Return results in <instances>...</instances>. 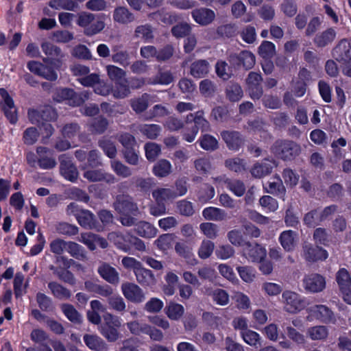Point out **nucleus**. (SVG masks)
Wrapping results in <instances>:
<instances>
[{"label":"nucleus","instance_id":"obj_27","mask_svg":"<svg viewBox=\"0 0 351 351\" xmlns=\"http://www.w3.org/2000/svg\"><path fill=\"white\" fill-rule=\"evenodd\" d=\"M155 97L154 96L144 93L141 97L130 100L132 108L136 113H141L147 108L149 102L156 101L154 99Z\"/></svg>","mask_w":351,"mask_h":351},{"label":"nucleus","instance_id":"obj_17","mask_svg":"<svg viewBox=\"0 0 351 351\" xmlns=\"http://www.w3.org/2000/svg\"><path fill=\"white\" fill-rule=\"evenodd\" d=\"M262 77L260 74L251 72L249 73L247 78V88L250 95V97L255 99H259L263 93L262 88L260 86Z\"/></svg>","mask_w":351,"mask_h":351},{"label":"nucleus","instance_id":"obj_29","mask_svg":"<svg viewBox=\"0 0 351 351\" xmlns=\"http://www.w3.org/2000/svg\"><path fill=\"white\" fill-rule=\"evenodd\" d=\"M98 273L107 282L112 285H117L119 282V275L117 270L109 265L104 263L98 268Z\"/></svg>","mask_w":351,"mask_h":351},{"label":"nucleus","instance_id":"obj_64","mask_svg":"<svg viewBox=\"0 0 351 351\" xmlns=\"http://www.w3.org/2000/svg\"><path fill=\"white\" fill-rule=\"evenodd\" d=\"M56 231L60 234L73 236L77 234L79 229L75 225L61 222L56 226Z\"/></svg>","mask_w":351,"mask_h":351},{"label":"nucleus","instance_id":"obj_53","mask_svg":"<svg viewBox=\"0 0 351 351\" xmlns=\"http://www.w3.org/2000/svg\"><path fill=\"white\" fill-rule=\"evenodd\" d=\"M173 80V77L171 72H160L154 79H148V84H162L168 85Z\"/></svg>","mask_w":351,"mask_h":351},{"label":"nucleus","instance_id":"obj_39","mask_svg":"<svg viewBox=\"0 0 351 351\" xmlns=\"http://www.w3.org/2000/svg\"><path fill=\"white\" fill-rule=\"evenodd\" d=\"M172 166L171 162L166 159L158 160L153 167L154 174L159 178H164L171 172Z\"/></svg>","mask_w":351,"mask_h":351},{"label":"nucleus","instance_id":"obj_51","mask_svg":"<svg viewBox=\"0 0 351 351\" xmlns=\"http://www.w3.org/2000/svg\"><path fill=\"white\" fill-rule=\"evenodd\" d=\"M336 34L334 29H328L315 38V44L319 47H324L331 43L335 38Z\"/></svg>","mask_w":351,"mask_h":351},{"label":"nucleus","instance_id":"obj_21","mask_svg":"<svg viewBox=\"0 0 351 351\" xmlns=\"http://www.w3.org/2000/svg\"><path fill=\"white\" fill-rule=\"evenodd\" d=\"M230 62L234 64L239 62L246 69H250L254 66L256 62L254 55L249 51H243L239 54H233L230 56Z\"/></svg>","mask_w":351,"mask_h":351},{"label":"nucleus","instance_id":"obj_19","mask_svg":"<svg viewBox=\"0 0 351 351\" xmlns=\"http://www.w3.org/2000/svg\"><path fill=\"white\" fill-rule=\"evenodd\" d=\"M278 241L285 251L291 252L298 243V234L293 230H285L280 233Z\"/></svg>","mask_w":351,"mask_h":351},{"label":"nucleus","instance_id":"obj_32","mask_svg":"<svg viewBox=\"0 0 351 351\" xmlns=\"http://www.w3.org/2000/svg\"><path fill=\"white\" fill-rule=\"evenodd\" d=\"M37 153L39 155L38 163L41 168L47 169L56 166V160L51 156V152L48 149L43 147H38Z\"/></svg>","mask_w":351,"mask_h":351},{"label":"nucleus","instance_id":"obj_35","mask_svg":"<svg viewBox=\"0 0 351 351\" xmlns=\"http://www.w3.org/2000/svg\"><path fill=\"white\" fill-rule=\"evenodd\" d=\"M202 216L208 221H220L226 219L227 214L223 209L210 206L203 210Z\"/></svg>","mask_w":351,"mask_h":351},{"label":"nucleus","instance_id":"obj_60","mask_svg":"<svg viewBox=\"0 0 351 351\" xmlns=\"http://www.w3.org/2000/svg\"><path fill=\"white\" fill-rule=\"evenodd\" d=\"M215 247L213 242L209 240H203L198 250V256L200 258L206 259L210 256Z\"/></svg>","mask_w":351,"mask_h":351},{"label":"nucleus","instance_id":"obj_14","mask_svg":"<svg viewBox=\"0 0 351 351\" xmlns=\"http://www.w3.org/2000/svg\"><path fill=\"white\" fill-rule=\"evenodd\" d=\"M27 68L32 73H34L45 79L50 81H55L58 78L57 73L48 66L43 65L40 62L32 61L27 64Z\"/></svg>","mask_w":351,"mask_h":351},{"label":"nucleus","instance_id":"obj_47","mask_svg":"<svg viewBox=\"0 0 351 351\" xmlns=\"http://www.w3.org/2000/svg\"><path fill=\"white\" fill-rule=\"evenodd\" d=\"M48 287L51 291L53 295L60 300L69 299L71 297L69 290L56 282H50Z\"/></svg>","mask_w":351,"mask_h":351},{"label":"nucleus","instance_id":"obj_26","mask_svg":"<svg viewBox=\"0 0 351 351\" xmlns=\"http://www.w3.org/2000/svg\"><path fill=\"white\" fill-rule=\"evenodd\" d=\"M194 122V128H197V131L201 130L202 132H206L210 130L209 122L204 117L202 111H198L195 113H190L186 116V122L190 123Z\"/></svg>","mask_w":351,"mask_h":351},{"label":"nucleus","instance_id":"obj_57","mask_svg":"<svg viewBox=\"0 0 351 351\" xmlns=\"http://www.w3.org/2000/svg\"><path fill=\"white\" fill-rule=\"evenodd\" d=\"M117 328H118L115 326H101L99 331L101 334L108 339V341L113 342L117 341L119 337V333Z\"/></svg>","mask_w":351,"mask_h":351},{"label":"nucleus","instance_id":"obj_45","mask_svg":"<svg viewBox=\"0 0 351 351\" xmlns=\"http://www.w3.org/2000/svg\"><path fill=\"white\" fill-rule=\"evenodd\" d=\"M152 196L157 203H160L176 197V194L170 189L158 188L153 191Z\"/></svg>","mask_w":351,"mask_h":351},{"label":"nucleus","instance_id":"obj_55","mask_svg":"<svg viewBox=\"0 0 351 351\" xmlns=\"http://www.w3.org/2000/svg\"><path fill=\"white\" fill-rule=\"evenodd\" d=\"M62 311L65 316L72 322L80 323L82 321V316L77 310L71 304H62Z\"/></svg>","mask_w":351,"mask_h":351},{"label":"nucleus","instance_id":"obj_10","mask_svg":"<svg viewBox=\"0 0 351 351\" xmlns=\"http://www.w3.org/2000/svg\"><path fill=\"white\" fill-rule=\"evenodd\" d=\"M336 281L344 300L351 304V275L345 268L340 269L336 274Z\"/></svg>","mask_w":351,"mask_h":351},{"label":"nucleus","instance_id":"obj_18","mask_svg":"<svg viewBox=\"0 0 351 351\" xmlns=\"http://www.w3.org/2000/svg\"><path fill=\"white\" fill-rule=\"evenodd\" d=\"M333 53L337 60L343 62L351 60V41L347 39L341 40L334 49Z\"/></svg>","mask_w":351,"mask_h":351},{"label":"nucleus","instance_id":"obj_50","mask_svg":"<svg viewBox=\"0 0 351 351\" xmlns=\"http://www.w3.org/2000/svg\"><path fill=\"white\" fill-rule=\"evenodd\" d=\"M201 232L208 239H214L218 236L219 228L215 223L204 222L199 225Z\"/></svg>","mask_w":351,"mask_h":351},{"label":"nucleus","instance_id":"obj_59","mask_svg":"<svg viewBox=\"0 0 351 351\" xmlns=\"http://www.w3.org/2000/svg\"><path fill=\"white\" fill-rule=\"evenodd\" d=\"M111 168L118 176L128 178L132 175L130 169L118 160L111 161Z\"/></svg>","mask_w":351,"mask_h":351},{"label":"nucleus","instance_id":"obj_37","mask_svg":"<svg viewBox=\"0 0 351 351\" xmlns=\"http://www.w3.org/2000/svg\"><path fill=\"white\" fill-rule=\"evenodd\" d=\"M274 161L265 160L261 164H256L251 170L252 175L256 178H261L269 174L273 167Z\"/></svg>","mask_w":351,"mask_h":351},{"label":"nucleus","instance_id":"obj_16","mask_svg":"<svg viewBox=\"0 0 351 351\" xmlns=\"http://www.w3.org/2000/svg\"><path fill=\"white\" fill-rule=\"evenodd\" d=\"M78 241L86 245L90 250H95L97 245L101 248H106L108 246V242L105 239L91 232L82 233Z\"/></svg>","mask_w":351,"mask_h":351},{"label":"nucleus","instance_id":"obj_5","mask_svg":"<svg viewBox=\"0 0 351 351\" xmlns=\"http://www.w3.org/2000/svg\"><path fill=\"white\" fill-rule=\"evenodd\" d=\"M272 152L283 160H291L299 154L300 147L292 141H276L271 148Z\"/></svg>","mask_w":351,"mask_h":351},{"label":"nucleus","instance_id":"obj_28","mask_svg":"<svg viewBox=\"0 0 351 351\" xmlns=\"http://www.w3.org/2000/svg\"><path fill=\"white\" fill-rule=\"evenodd\" d=\"M137 282L144 287H152L156 283V278L149 269H145L143 265L134 273Z\"/></svg>","mask_w":351,"mask_h":351},{"label":"nucleus","instance_id":"obj_62","mask_svg":"<svg viewBox=\"0 0 351 351\" xmlns=\"http://www.w3.org/2000/svg\"><path fill=\"white\" fill-rule=\"evenodd\" d=\"M234 254V250L230 245H220L215 250L216 256L221 260H227L232 257Z\"/></svg>","mask_w":351,"mask_h":351},{"label":"nucleus","instance_id":"obj_8","mask_svg":"<svg viewBox=\"0 0 351 351\" xmlns=\"http://www.w3.org/2000/svg\"><path fill=\"white\" fill-rule=\"evenodd\" d=\"M306 320L313 322V320H319L324 323L332 322L334 319V315L330 309L325 305L318 304L314 305L306 308Z\"/></svg>","mask_w":351,"mask_h":351},{"label":"nucleus","instance_id":"obj_30","mask_svg":"<svg viewBox=\"0 0 351 351\" xmlns=\"http://www.w3.org/2000/svg\"><path fill=\"white\" fill-rule=\"evenodd\" d=\"M84 341L88 348L95 351H107L108 346L99 336L95 335H85Z\"/></svg>","mask_w":351,"mask_h":351},{"label":"nucleus","instance_id":"obj_46","mask_svg":"<svg viewBox=\"0 0 351 351\" xmlns=\"http://www.w3.org/2000/svg\"><path fill=\"white\" fill-rule=\"evenodd\" d=\"M66 251L73 257L83 260L86 258V253L82 246L73 241H67Z\"/></svg>","mask_w":351,"mask_h":351},{"label":"nucleus","instance_id":"obj_24","mask_svg":"<svg viewBox=\"0 0 351 351\" xmlns=\"http://www.w3.org/2000/svg\"><path fill=\"white\" fill-rule=\"evenodd\" d=\"M263 186L267 193L278 195L285 200L286 190L279 176L271 178Z\"/></svg>","mask_w":351,"mask_h":351},{"label":"nucleus","instance_id":"obj_11","mask_svg":"<svg viewBox=\"0 0 351 351\" xmlns=\"http://www.w3.org/2000/svg\"><path fill=\"white\" fill-rule=\"evenodd\" d=\"M121 291L124 297L131 302L140 304L145 300L143 289L135 283L128 282L123 283Z\"/></svg>","mask_w":351,"mask_h":351},{"label":"nucleus","instance_id":"obj_42","mask_svg":"<svg viewBox=\"0 0 351 351\" xmlns=\"http://www.w3.org/2000/svg\"><path fill=\"white\" fill-rule=\"evenodd\" d=\"M112 95L117 99H123L130 94V89L126 84V80L115 82L114 88H112Z\"/></svg>","mask_w":351,"mask_h":351},{"label":"nucleus","instance_id":"obj_31","mask_svg":"<svg viewBox=\"0 0 351 351\" xmlns=\"http://www.w3.org/2000/svg\"><path fill=\"white\" fill-rule=\"evenodd\" d=\"M134 231L141 237L152 239L156 236L158 230L151 223L140 221L135 225Z\"/></svg>","mask_w":351,"mask_h":351},{"label":"nucleus","instance_id":"obj_4","mask_svg":"<svg viewBox=\"0 0 351 351\" xmlns=\"http://www.w3.org/2000/svg\"><path fill=\"white\" fill-rule=\"evenodd\" d=\"M0 109L3 112L7 120L12 125L18 121L17 108L14 105L12 97L4 88H0Z\"/></svg>","mask_w":351,"mask_h":351},{"label":"nucleus","instance_id":"obj_58","mask_svg":"<svg viewBox=\"0 0 351 351\" xmlns=\"http://www.w3.org/2000/svg\"><path fill=\"white\" fill-rule=\"evenodd\" d=\"M163 306L164 303L160 299L152 298L145 303L144 310L147 313H157L162 310Z\"/></svg>","mask_w":351,"mask_h":351},{"label":"nucleus","instance_id":"obj_56","mask_svg":"<svg viewBox=\"0 0 351 351\" xmlns=\"http://www.w3.org/2000/svg\"><path fill=\"white\" fill-rule=\"evenodd\" d=\"M134 36L145 41L151 40L154 38L152 27L149 25L137 26L134 31Z\"/></svg>","mask_w":351,"mask_h":351},{"label":"nucleus","instance_id":"obj_13","mask_svg":"<svg viewBox=\"0 0 351 351\" xmlns=\"http://www.w3.org/2000/svg\"><path fill=\"white\" fill-rule=\"evenodd\" d=\"M114 207L116 210L123 215H136L138 212L136 204L134 203L132 197L127 195H118Z\"/></svg>","mask_w":351,"mask_h":351},{"label":"nucleus","instance_id":"obj_54","mask_svg":"<svg viewBox=\"0 0 351 351\" xmlns=\"http://www.w3.org/2000/svg\"><path fill=\"white\" fill-rule=\"evenodd\" d=\"M145 156L149 161H154L161 152L160 146L156 143H147L145 145Z\"/></svg>","mask_w":351,"mask_h":351},{"label":"nucleus","instance_id":"obj_12","mask_svg":"<svg viewBox=\"0 0 351 351\" xmlns=\"http://www.w3.org/2000/svg\"><path fill=\"white\" fill-rule=\"evenodd\" d=\"M328 252L319 247H313L312 244L305 243L302 247V256L308 262L313 263L324 261L328 258Z\"/></svg>","mask_w":351,"mask_h":351},{"label":"nucleus","instance_id":"obj_43","mask_svg":"<svg viewBox=\"0 0 351 351\" xmlns=\"http://www.w3.org/2000/svg\"><path fill=\"white\" fill-rule=\"evenodd\" d=\"M107 75L110 80L117 82L125 79L126 72L117 66L109 64L106 66Z\"/></svg>","mask_w":351,"mask_h":351},{"label":"nucleus","instance_id":"obj_1","mask_svg":"<svg viewBox=\"0 0 351 351\" xmlns=\"http://www.w3.org/2000/svg\"><path fill=\"white\" fill-rule=\"evenodd\" d=\"M108 239L118 249L124 252H130L132 247L141 252L146 250L145 243L129 232L124 234L119 232H112L108 234Z\"/></svg>","mask_w":351,"mask_h":351},{"label":"nucleus","instance_id":"obj_63","mask_svg":"<svg viewBox=\"0 0 351 351\" xmlns=\"http://www.w3.org/2000/svg\"><path fill=\"white\" fill-rule=\"evenodd\" d=\"M127 327L133 335L145 334L149 329V324L140 323L138 321H132L127 323Z\"/></svg>","mask_w":351,"mask_h":351},{"label":"nucleus","instance_id":"obj_34","mask_svg":"<svg viewBox=\"0 0 351 351\" xmlns=\"http://www.w3.org/2000/svg\"><path fill=\"white\" fill-rule=\"evenodd\" d=\"M165 312L171 320L177 321L184 315V308L182 304L171 301L167 304Z\"/></svg>","mask_w":351,"mask_h":351},{"label":"nucleus","instance_id":"obj_23","mask_svg":"<svg viewBox=\"0 0 351 351\" xmlns=\"http://www.w3.org/2000/svg\"><path fill=\"white\" fill-rule=\"evenodd\" d=\"M210 66L206 60H196L190 65V74L195 78H202L210 72Z\"/></svg>","mask_w":351,"mask_h":351},{"label":"nucleus","instance_id":"obj_49","mask_svg":"<svg viewBox=\"0 0 351 351\" xmlns=\"http://www.w3.org/2000/svg\"><path fill=\"white\" fill-rule=\"evenodd\" d=\"M200 147L206 151H213L218 147V141L213 136L210 134H205L201 136L199 139Z\"/></svg>","mask_w":351,"mask_h":351},{"label":"nucleus","instance_id":"obj_40","mask_svg":"<svg viewBox=\"0 0 351 351\" xmlns=\"http://www.w3.org/2000/svg\"><path fill=\"white\" fill-rule=\"evenodd\" d=\"M141 133L149 139H156L159 136L162 128L157 124H142L138 126Z\"/></svg>","mask_w":351,"mask_h":351},{"label":"nucleus","instance_id":"obj_15","mask_svg":"<svg viewBox=\"0 0 351 351\" xmlns=\"http://www.w3.org/2000/svg\"><path fill=\"white\" fill-rule=\"evenodd\" d=\"M245 245L243 254L250 261L252 262H261L266 257L267 251L261 245H252L247 242L245 243Z\"/></svg>","mask_w":351,"mask_h":351},{"label":"nucleus","instance_id":"obj_2","mask_svg":"<svg viewBox=\"0 0 351 351\" xmlns=\"http://www.w3.org/2000/svg\"><path fill=\"white\" fill-rule=\"evenodd\" d=\"M284 309L291 314H297L304 310L308 303L306 298L292 291H285L282 294Z\"/></svg>","mask_w":351,"mask_h":351},{"label":"nucleus","instance_id":"obj_61","mask_svg":"<svg viewBox=\"0 0 351 351\" xmlns=\"http://www.w3.org/2000/svg\"><path fill=\"white\" fill-rule=\"evenodd\" d=\"M226 95L230 101H237L243 97V90L239 84H231L226 88Z\"/></svg>","mask_w":351,"mask_h":351},{"label":"nucleus","instance_id":"obj_22","mask_svg":"<svg viewBox=\"0 0 351 351\" xmlns=\"http://www.w3.org/2000/svg\"><path fill=\"white\" fill-rule=\"evenodd\" d=\"M192 16L197 23L206 25L211 23L215 19V13L210 9L202 8L194 10L192 12Z\"/></svg>","mask_w":351,"mask_h":351},{"label":"nucleus","instance_id":"obj_33","mask_svg":"<svg viewBox=\"0 0 351 351\" xmlns=\"http://www.w3.org/2000/svg\"><path fill=\"white\" fill-rule=\"evenodd\" d=\"M328 335V327L323 325L311 326L306 330L307 337L313 341H324Z\"/></svg>","mask_w":351,"mask_h":351},{"label":"nucleus","instance_id":"obj_38","mask_svg":"<svg viewBox=\"0 0 351 351\" xmlns=\"http://www.w3.org/2000/svg\"><path fill=\"white\" fill-rule=\"evenodd\" d=\"M240 335L243 341L252 347L258 348L261 346L262 338L261 335L252 330L248 329L240 332Z\"/></svg>","mask_w":351,"mask_h":351},{"label":"nucleus","instance_id":"obj_9","mask_svg":"<svg viewBox=\"0 0 351 351\" xmlns=\"http://www.w3.org/2000/svg\"><path fill=\"white\" fill-rule=\"evenodd\" d=\"M325 278L316 273L305 275L302 279V286L306 291L316 293L322 292L326 288Z\"/></svg>","mask_w":351,"mask_h":351},{"label":"nucleus","instance_id":"obj_25","mask_svg":"<svg viewBox=\"0 0 351 351\" xmlns=\"http://www.w3.org/2000/svg\"><path fill=\"white\" fill-rule=\"evenodd\" d=\"M134 16L128 8L124 6L117 7L113 12V20L115 23L126 25L134 21Z\"/></svg>","mask_w":351,"mask_h":351},{"label":"nucleus","instance_id":"obj_36","mask_svg":"<svg viewBox=\"0 0 351 351\" xmlns=\"http://www.w3.org/2000/svg\"><path fill=\"white\" fill-rule=\"evenodd\" d=\"M221 136L230 149L237 150L242 144V139L237 132L224 131Z\"/></svg>","mask_w":351,"mask_h":351},{"label":"nucleus","instance_id":"obj_3","mask_svg":"<svg viewBox=\"0 0 351 351\" xmlns=\"http://www.w3.org/2000/svg\"><path fill=\"white\" fill-rule=\"evenodd\" d=\"M95 19L93 14L83 12L79 15L77 24L84 28L86 35L93 36L101 32L105 27V23L102 20Z\"/></svg>","mask_w":351,"mask_h":351},{"label":"nucleus","instance_id":"obj_41","mask_svg":"<svg viewBox=\"0 0 351 351\" xmlns=\"http://www.w3.org/2000/svg\"><path fill=\"white\" fill-rule=\"evenodd\" d=\"M79 224L86 229L95 228V219L94 215L88 210H83L76 218Z\"/></svg>","mask_w":351,"mask_h":351},{"label":"nucleus","instance_id":"obj_52","mask_svg":"<svg viewBox=\"0 0 351 351\" xmlns=\"http://www.w3.org/2000/svg\"><path fill=\"white\" fill-rule=\"evenodd\" d=\"M237 270L240 278L245 282L250 283L256 278V270L250 266L237 267Z\"/></svg>","mask_w":351,"mask_h":351},{"label":"nucleus","instance_id":"obj_7","mask_svg":"<svg viewBox=\"0 0 351 351\" xmlns=\"http://www.w3.org/2000/svg\"><path fill=\"white\" fill-rule=\"evenodd\" d=\"M41 48L45 54L47 56L44 62L50 64L56 69H59L62 64L64 54L60 49L53 44L45 42L41 45Z\"/></svg>","mask_w":351,"mask_h":351},{"label":"nucleus","instance_id":"obj_20","mask_svg":"<svg viewBox=\"0 0 351 351\" xmlns=\"http://www.w3.org/2000/svg\"><path fill=\"white\" fill-rule=\"evenodd\" d=\"M60 173L66 180L71 182H75L78 177V171L75 166L68 158L64 156L60 158Z\"/></svg>","mask_w":351,"mask_h":351},{"label":"nucleus","instance_id":"obj_44","mask_svg":"<svg viewBox=\"0 0 351 351\" xmlns=\"http://www.w3.org/2000/svg\"><path fill=\"white\" fill-rule=\"evenodd\" d=\"M112 55V60L113 62L120 64L123 67H126L130 64V55L126 50L113 49Z\"/></svg>","mask_w":351,"mask_h":351},{"label":"nucleus","instance_id":"obj_6","mask_svg":"<svg viewBox=\"0 0 351 351\" xmlns=\"http://www.w3.org/2000/svg\"><path fill=\"white\" fill-rule=\"evenodd\" d=\"M88 98V94L86 91L80 95L76 94L71 88H60L56 90L53 95V99L58 102L66 101L71 106H79L84 102Z\"/></svg>","mask_w":351,"mask_h":351},{"label":"nucleus","instance_id":"obj_48","mask_svg":"<svg viewBox=\"0 0 351 351\" xmlns=\"http://www.w3.org/2000/svg\"><path fill=\"white\" fill-rule=\"evenodd\" d=\"M258 53L264 59H270L276 53V46L270 41H263L258 47Z\"/></svg>","mask_w":351,"mask_h":351}]
</instances>
